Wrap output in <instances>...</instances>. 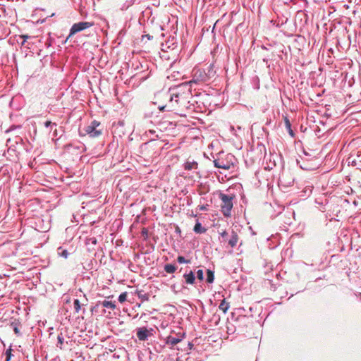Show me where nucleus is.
Segmentation results:
<instances>
[{
    "mask_svg": "<svg viewBox=\"0 0 361 361\" xmlns=\"http://www.w3.org/2000/svg\"><path fill=\"white\" fill-rule=\"evenodd\" d=\"M214 196L223 203L237 202L243 200V188L240 184L234 185L225 191H216Z\"/></svg>",
    "mask_w": 361,
    "mask_h": 361,
    "instance_id": "obj_1",
    "label": "nucleus"
},
{
    "mask_svg": "<svg viewBox=\"0 0 361 361\" xmlns=\"http://www.w3.org/2000/svg\"><path fill=\"white\" fill-rule=\"evenodd\" d=\"M157 97L164 98L168 100L167 104H159L158 105V109L161 111H177L184 103L182 95L178 93H160L157 94Z\"/></svg>",
    "mask_w": 361,
    "mask_h": 361,
    "instance_id": "obj_2",
    "label": "nucleus"
},
{
    "mask_svg": "<svg viewBox=\"0 0 361 361\" xmlns=\"http://www.w3.org/2000/svg\"><path fill=\"white\" fill-rule=\"evenodd\" d=\"M213 75L214 71L213 66L212 65L209 66L207 73L201 68H195L192 71V79L189 82V83L204 82L209 80Z\"/></svg>",
    "mask_w": 361,
    "mask_h": 361,
    "instance_id": "obj_3",
    "label": "nucleus"
},
{
    "mask_svg": "<svg viewBox=\"0 0 361 361\" xmlns=\"http://www.w3.org/2000/svg\"><path fill=\"white\" fill-rule=\"evenodd\" d=\"M294 180L293 173L290 170H283L279 179V186L281 189L285 190L292 186Z\"/></svg>",
    "mask_w": 361,
    "mask_h": 361,
    "instance_id": "obj_4",
    "label": "nucleus"
},
{
    "mask_svg": "<svg viewBox=\"0 0 361 361\" xmlns=\"http://www.w3.org/2000/svg\"><path fill=\"white\" fill-rule=\"evenodd\" d=\"M100 123L97 121H93L90 125L84 128L82 131L80 132L81 135H88L91 137H96L101 135V130H97V128L99 126Z\"/></svg>",
    "mask_w": 361,
    "mask_h": 361,
    "instance_id": "obj_5",
    "label": "nucleus"
},
{
    "mask_svg": "<svg viewBox=\"0 0 361 361\" xmlns=\"http://www.w3.org/2000/svg\"><path fill=\"white\" fill-rule=\"evenodd\" d=\"M93 25L94 23L92 22H80L73 24L70 30V33L68 37V39L70 38L71 36L74 35L75 34H76L77 32L91 27Z\"/></svg>",
    "mask_w": 361,
    "mask_h": 361,
    "instance_id": "obj_6",
    "label": "nucleus"
},
{
    "mask_svg": "<svg viewBox=\"0 0 361 361\" xmlns=\"http://www.w3.org/2000/svg\"><path fill=\"white\" fill-rule=\"evenodd\" d=\"M153 329H147L146 327H140L136 329V336L141 341H145L152 336Z\"/></svg>",
    "mask_w": 361,
    "mask_h": 361,
    "instance_id": "obj_7",
    "label": "nucleus"
},
{
    "mask_svg": "<svg viewBox=\"0 0 361 361\" xmlns=\"http://www.w3.org/2000/svg\"><path fill=\"white\" fill-rule=\"evenodd\" d=\"M185 338V334L184 333H181V332H179L178 333V338H175L174 336H168L166 338H165V343L168 345L170 346L171 348H173L176 344H178V343H180V341H182L183 340V338Z\"/></svg>",
    "mask_w": 361,
    "mask_h": 361,
    "instance_id": "obj_8",
    "label": "nucleus"
},
{
    "mask_svg": "<svg viewBox=\"0 0 361 361\" xmlns=\"http://www.w3.org/2000/svg\"><path fill=\"white\" fill-rule=\"evenodd\" d=\"M283 209L284 207L283 204H269L267 212L270 215L271 218H275L281 214Z\"/></svg>",
    "mask_w": 361,
    "mask_h": 361,
    "instance_id": "obj_9",
    "label": "nucleus"
},
{
    "mask_svg": "<svg viewBox=\"0 0 361 361\" xmlns=\"http://www.w3.org/2000/svg\"><path fill=\"white\" fill-rule=\"evenodd\" d=\"M97 307H106L110 310H114L116 308V304L114 302L110 300L98 301L96 304Z\"/></svg>",
    "mask_w": 361,
    "mask_h": 361,
    "instance_id": "obj_10",
    "label": "nucleus"
},
{
    "mask_svg": "<svg viewBox=\"0 0 361 361\" xmlns=\"http://www.w3.org/2000/svg\"><path fill=\"white\" fill-rule=\"evenodd\" d=\"M214 166L216 168L223 169L226 170L229 169L233 166L232 164H230L228 162L225 163L224 161L219 159L214 160Z\"/></svg>",
    "mask_w": 361,
    "mask_h": 361,
    "instance_id": "obj_11",
    "label": "nucleus"
},
{
    "mask_svg": "<svg viewBox=\"0 0 361 361\" xmlns=\"http://www.w3.org/2000/svg\"><path fill=\"white\" fill-rule=\"evenodd\" d=\"M183 279L186 284L193 285L195 283V276L192 271H190L188 273H185L183 274Z\"/></svg>",
    "mask_w": 361,
    "mask_h": 361,
    "instance_id": "obj_12",
    "label": "nucleus"
},
{
    "mask_svg": "<svg viewBox=\"0 0 361 361\" xmlns=\"http://www.w3.org/2000/svg\"><path fill=\"white\" fill-rule=\"evenodd\" d=\"M193 231L197 234H202L206 233L207 228L203 227L198 219L196 220V224L193 228Z\"/></svg>",
    "mask_w": 361,
    "mask_h": 361,
    "instance_id": "obj_13",
    "label": "nucleus"
},
{
    "mask_svg": "<svg viewBox=\"0 0 361 361\" xmlns=\"http://www.w3.org/2000/svg\"><path fill=\"white\" fill-rule=\"evenodd\" d=\"M238 241V235L236 232L234 231H232L231 232V236L230 240H228V245L231 247H235L237 245Z\"/></svg>",
    "mask_w": 361,
    "mask_h": 361,
    "instance_id": "obj_14",
    "label": "nucleus"
},
{
    "mask_svg": "<svg viewBox=\"0 0 361 361\" xmlns=\"http://www.w3.org/2000/svg\"><path fill=\"white\" fill-rule=\"evenodd\" d=\"M233 204H223L221 207V212L224 216L230 217L231 216V210Z\"/></svg>",
    "mask_w": 361,
    "mask_h": 361,
    "instance_id": "obj_15",
    "label": "nucleus"
},
{
    "mask_svg": "<svg viewBox=\"0 0 361 361\" xmlns=\"http://www.w3.org/2000/svg\"><path fill=\"white\" fill-rule=\"evenodd\" d=\"M183 167L185 170H196L198 167V164L195 161H188L184 164Z\"/></svg>",
    "mask_w": 361,
    "mask_h": 361,
    "instance_id": "obj_16",
    "label": "nucleus"
},
{
    "mask_svg": "<svg viewBox=\"0 0 361 361\" xmlns=\"http://www.w3.org/2000/svg\"><path fill=\"white\" fill-rule=\"evenodd\" d=\"M82 304L79 301L78 299H75L73 301V309L74 312L78 314L80 311H82ZM85 312V309H82V313L84 314Z\"/></svg>",
    "mask_w": 361,
    "mask_h": 361,
    "instance_id": "obj_17",
    "label": "nucleus"
},
{
    "mask_svg": "<svg viewBox=\"0 0 361 361\" xmlns=\"http://www.w3.org/2000/svg\"><path fill=\"white\" fill-rule=\"evenodd\" d=\"M10 326L17 336H21V333H20V329H19L20 322L18 321L15 320L14 322H12L11 323Z\"/></svg>",
    "mask_w": 361,
    "mask_h": 361,
    "instance_id": "obj_18",
    "label": "nucleus"
},
{
    "mask_svg": "<svg viewBox=\"0 0 361 361\" xmlns=\"http://www.w3.org/2000/svg\"><path fill=\"white\" fill-rule=\"evenodd\" d=\"M229 307V303L226 302L225 299L222 300L219 305V310H221L224 313H226Z\"/></svg>",
    "mask_w": 361,
    "mask_h": 361,
    "instance_id": "obj_19",
    "label": "nucleus"
},
{
    "mask_svg": "<svg viewBox=\"0 0 361 361\" xmlns=\"http://www.w3.org/2000/svg\"><path fill=\"white\" fill-rule=\"evenodd\" d=\"M177 267L171 264H166L164 265V269L168 274H173L176 271Z\"/></svg>",
    "mask_w": 361,
    "mask_h": 361,
    "instance_id": "obj_20",
    "label": "nucleus"
},
{
    "mask_svg": "<svg viewBox=\"0 0 361 361\" xmlns=\"http://www.w3.org/2000/svg\"><path fill=\"white\" fill-rule=\"evenodd\" d=\"M207 282L212 283L214 281V272L210 269L207 270Z\"/></svg>",
    "mask_w": 361,
    "mask_h": 361,
    "instance_id": "obj_21",
    "label": "nucleus"
},
{
    "mask_svg": "<svg viewBox=\"0 0 361 361\" xmlns=\"http://www.w3.org/2000/svg\"><path fill=\"white\" fill-rule=\"evenodd\" d=\"M57 340H58V342H57L56 346L61 349L62 345L63 344V341H64V338L61 333L58 335Z\"/></svg>",
    "mask_w": 361,
    "mask_h": 361,
    "instance_id": "obj_22",
    "label": "nucleus"
},
{
    "mask_svg": "<svg viewBox=\"0 0 361 361\" xmlns=\"http://www.w3.org/2000/svg\"><path fill=\"white\" fill-rule=\"evenodd\" d=\"M58 254H59L60 256H61V257H64V258H66H66L68 257V255H69L68 252L66 250H62V249H61V247H59V248L58 249Z\"/></svg>",
    "mask_w": 361,
    "mask_h": 361,
    "instance_id": "obj_23",
    "label": "nucleus"
},
{
    "mask_svg": "<svg viewBox=\"0 0 361 361\" xmlns=\"http://www.w3.org/2000/svg\"><path fill=\"white\" fill-rule=\"evenodd\" d=\"M128 294L126 292L122 293L118 296V301L120 302H123L127 300Z\"/></svg>",
    "mask_w": 361,
    "mask_h": 361,
    "instance_id": "obj_24",
    "label": "nucleus"
},
{
    "mask_svg": "<svg viewBox=\"0 0 361 361\" xmlns=\"http://www.w3.org/2000/svg\"><path fill=\"white\" fill-rule=\"evenodd\" d=\"M138 297L142 301H147L149 300V295L147 293H139Z\"/></svg>",
    "mask_w": 361,
    "mask_h": 361,
    "instance_id": "obj_25",
    "label": "nucleus"
},
{
    "mask_svg": "<svg viewBox=\"0 0 361 361\" xmlns=\"http://www.w3.org/2000/svg\"><path fill=\"white\" fill-rule=\"evenodd\" d=\"M141 235L145 240L148 238V229L147 228H142L141 231Z\"/></svg>",
    "mask_w": 361,
    "mask_h": 361,
    "instance_id": "obj_26",
    "label": "nucleus"
},
{
    "mask_svg": "<svg viewBox=\"0 0 361 361\" xmlns=\"http://www.w3.org/2000/svg\"><path fill=\"white\" fill-rule=\"evenodd\" d=\"M97 243V238L95 237H91L87 239V244L95 245Z\"/></svg>",
    "mask_w": 361,
    "mask_h": 361,
    "instance_id": "obj_27",
    "label": "nucleus"
},
{
    "mask_svg": "<svg viewBox=\"0 0 361 361\" xmlns=\"http://www.w3.org/2000/svg\"><path fill=\"white\" fill-rule=\"evenodd\" d=\"M177 261L180 264H183V263L188 264L190 262V260L185 259V258L183 256H178L177 258Z\"/></svg>",
    "mask_w": 361,
    "mask_h": 361,
    "instance_id": "obj_28",
    "label": "nucleus"
},
{
    "mask_svg": "<svg viewBox=\"0 0 361 361\" xmlns=\"http://www.w3.org/2000/svg\"><path fill=\"white\" fill-rule=\"evenodd\" d=\"M209 204H200L198 205V207L196 208V210L197 212L199 213V212H201V211H205V210H207V206Z\"/></svg>",
    "mask_w": 361,
    "mask_h": 361,
    "instance_id": "obj_29",
    "label": "nucleus"
},
{
    "mask_svg": "<svg viewBox=\"0 0 361 361\" xmlns=\"http://www.w3.org/2000/svg\"><path fill=\"white\" fill-rule=\"evenodd\" d=\"M197 278L200 281H202L204 279V272L203 270L199 269L197 271Z\"/></svg>",
    "mask_w": 361,
    "mask_h": 361,
    "instance_id": "obj_30",
    "label": "nucleus"
},
{
    "mask_svg": "<svg viewBox=\"0 0 361 361\" xmlns=\"http://www.w3.org/2000/svg\"><path fill=\"white\" fill-rule=\"evenodd\" d=\"M11 355H12V354L11 352V349L7 350L6 352V360L5 361H10Z\"/></svg>",
    "mask_w": 361,
    "mask_h": 361,
    "instance_id": "obj_31",
    "label": "nucleus"
},
{
    "mask_svg": "<svg viewBox=\"0 0 361 361\" xmlns=\"http://www.w3.org/2000/svg\"><path fill=\"white\" fill-rule=\"evenodd\" d=\"M188 214L190 216H192V217H197L198 216V212H197V210L195 209V211L194 212L193 210H191L190 212H188Z\"/></svg>",
    "mask_w": 361,
    "mask_h": 361,
    "instance_id": "obj_32",
    "label": "nucleus"
},
{
    "mask_svg": "<svg viewBox=\"0 0 361 361\" xmlns=\"http://www.w3.org/2000/svg\"><path fill=\"white\" fill-rule=\"evenodd\" d=\"M285 125L287 129L290 130L291 125L290 121L287 118H285Z\"/></svg>",
    "mask_w": 361,
    "mask_h": 361,
    "instance_id": "obj_33",
    "label": "nucleus"
},
{
    "mask_svg": "<svg viewBox=\"0 0 361 361\" xmlns=\"http://www.w3.org/2000/svg\"><path fill=\"white\" fill-rule=\"evenodd\" d=\"M20 37L23 39V41L21 42V45L23 46V45L25 44L26 39L27 38H29V36H27V35H21V36H20Z\"/></svg>",
    "mask_w": 361,
    "mask_h": 361,
    "instance_id": "obj_34",
    "label": "nucleus"
},
{
    "mask_svg": "<svg viewBox=\"0 0 361 361\" xmlns=\"http://www.w3.org/2000/svg\"><path fill=\"white\" fill-rule=\"evenodd\" d=\"M51 125H54V126H56L55 123H51V121H46V122L44 123V126H45V127H47V128L49 127V126H51Z\"/></svg>",
    "mask_w": 361,
    "mask_h": 361,
    "instance_id": "obj_35",
    "label": "nucleus"
},
{
    "mask_svg": "<svg viewBox=\"0 0 361 361\" xmlns=\"http://www.w3.org/2000/svg\"><path fill=\"white\" fill-rule=\"evenodd\" d=\"M220 235L223 238H226L228 236V233L226 231H223L221 233H220Z\"/></svg>",
    "mask_w": 361,
    "mask_h": 361,
    "instance_id": "obj_36",
    "label": "nucleus"
},
{
    "mask_svg": "<svg viewBox=\"0 0 361 361\" xmlns=\"http://www.w3.org/2000/svg\"><path fill=\"white\" fill-rule=\"evenodd\" d=\"M176 231L177 233H180V229L178 226L176 227Z\"/></svg>",
    "mask_w": 361,
    "mask_h": 361,
    "instance_id": "obj_37",
    "label": "nucleus"
},
{
    "mask_svg": "<svg viewBox=\"0 0 361 361\" xmlns=\"http://www.w3.org/2000/svg\"><path fill=\"white\" fill-rule=\"evenodd\" d=\"M289 130V133L291 135H293V130L290 129V130Z\"/></svg>",
    "mask_w": 361,
    "mask_h": 361,
    "instance_id": "obj_38",
    "label": "nucleus"
},
{
    "mask_svg": "<svg viewBox=\"0 0 361 361\" xmlns=\"http://www.w3.org/2000/svg\"><path fill=\"white\" fill-rule=\"evenodd\" d=\"M336 208H337V209H336V212H337V213H339V212H341V209H338V207H336Z\"/></svg>",
    "mask_w": 361,
    "mask_h": 361,
    "instance_id": "obj_39",
    "label": "nucleus"
},
{
    "mask_svg": "<svg viewBox=\"0 0 361 361\" xmlns=\"http://www.w3.org/2000/svg\"><path fill=\"white\" fill-rule=\"evenodd\" d=\"M329 216H330V220L336 219V218L334 216H331V215H329Z\"/></svg>",
    "mask_w": 361,
    "mask_h": 361,
    "instance_id": "obj_40",
    "label": "nucleus"
},
{
    "mask_svg": "<svg viewBox=\"0 0 361 361\" xmlns=\"http://www.w3.org/2000/svg\"><path fill=\"white\" fill-rule=\"evenodd\" d=\"M175 338H178V333L176 334V336H174Z\"/></svg>",
    "mask_w": 361,
    "mask_h": 361,
    "instance_id": "obj_41",
    "label": "nucleus"
},
{
    "mask_svg": "<svg viewBox=\"0 0 361 361\" xmlns=\"http://www.w3.org/2000/svg\"><path fill=\"white\" fill-rule=\"evenodd\" d=\"M154 209H155V206L154 205L152 210H154Z\"/></svg>",
    "mask_w": 361,
    "mask_h": 361,
    "instance_id": "obj_42",
    "label": "nucleus"
}]
</instances>
